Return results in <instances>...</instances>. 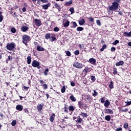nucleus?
<instances>
[{
    "label": "nucleus",
    "instance_id": "27",
    "mask_svg": "<svg viewBox=\"0 0 131 131\" xmlns=\"http://www.w3.org/2000/svg\"><path fill=\"white\" fill-rule=\"evenodd\" d=\"M27 64H31V56H28L27 57Z\"/></svg>",
    "mask_w": 131,
    "mask_h": 131
},
{
    "label": "nucleus",
    "instance_id": "4",
    "mask_svg": "<svg viewBox=\"0 0 131 131\" xmlns=\"http://www.w3.org/2000/svg\"><path fill=\"white\" fill-rule=\"evenodd\" d=\"M78 105L80 109H81V110L85 108H89V106L88 105V104L83 103V101L81 100L78 101Z\"/></svg>",
    "mask_w": 131,
    "mask_h": 131
},
{
    "label": "nucleus",
    "instance_id": "23",
    "mask_svg": "<svg viewBox=\"0 0 131 131\" xmlns=\"http://www.w3.org/2000/svg\"><path fill=\"white\" fill-rule=\"evenodd\" d=\"M71 24H72L73 26H71V28H76V27H77V24H76V22L72 21Z\"/></svg>",
    "mask_w": 131,
    "mask_h": 131
},
{
    "label": "nucleus",
    "instance_id": "2",
    "mask_svg": "<svg viewBox=\"0 0 131 131\" xmlns=\"http://www.w3.org/2000/svg\"><path fill=\"white\" fill-rule=\"evenodd\" d=\"M22 42L24 43L25 46H27V43L29 42L30 40H31L30 36H28V35H24L22 36Z\"/></svg>",
    "mask_w": 131,
    "mask_h": 131
},
{
    "label": "nucleus",
    "instance_id": "17",
    "mask_svg": "<svg viewBox=\"0 0 131 131\" xmlns=\"http://www.w3.org/2000/svg\"><path fill=\"white\" fill-rule=\"evenodd\" d=\"M16 109L18 111H22V110H23V105L20 104L17 105L16 106Z\"/></svg>",
    "mask_w": 131,
    "mask_h": 131
},
{
    "label": "nucleus",
    "instance_id": "29",
    "mask_svg": "<svg viewBox=\"0 0 131 131\" xmlns=\"http://www.w3.org/2000/svg\"><path fill=\"white\" fill-rule=\"evenodd\" d=\"M85 23V20L84 19L82 18L80 21H79V25H83Z\"/></svg>",
    "mask_w": 131,
    "mask_h": 131
},
{
    "label": "nucleus",
    "instance_id": "48",
    "mask_svg": "<svg viewBox=\"0 0 131 131\" xmlns=\"http://www.w3.org/2000/svg\"><path fill=\"white\" fill-rule=\"evenodd\" d=\"M64 112H66V113H68V105H65L64 106Z\"/></svg>",
    "mask_w": 131,
    "mask_h": 131
},
{
    "label": "nucleus",
    "instance_id": "18",
    "mask_svg": "<svg viewBox=\"0 0 131 131\" xmlns=\"http://www.w3.org/2000/svg\"><path fill=\"white\" fill-rule=\"evenodd\" d=\"M50 7H51V4L50 3L42 6V8L43 10H48Z\"/></svg>",
    "mask_w": 131,
    "mask_h": 131
},
{
    "label": "nucleus",
    "instance_id": "12",
    "mask_svg": "<svg viewBox=\"0 0 131 131\" xmlns=\"http://www.w3.org/2000/svg\"><path fill=\"white\" fill-rule=\"evenodd\" d=\"M54 6L56 9H57L58 12H61V6L59 4L56 3V2H54Z\"/></svg>",
    "mask_w": 131,
    "mask_h": 131
},
{
    "label": "nucleus",
    "instance_id": "44",
    "mask_svg": "<svg viewBox=\"0 0 131 131\" xmlns=\"http://www.w3.org/2000/svg\"><path fill=\"white\" fill-rule=\"evenodd\" d=\"M13 60V57H11V56H9L7 59H6V63H8L9 61H12Z\"/></svg>",
    "mask_w": 131,
    "mask_h": 131
},
{
    "label": "nucleus",
    "instance_id": "34",
    "mask_svg": "<svg viewBox=\"0 0 131 131\" xmlns=\"http://www.w3.org/2000/svg\"><path fill=\"white\" fill-rule=\"evenodd\" d=\"M50 40L51 42H53V41H55V40H57V38L54 36H51L50 37Z\"/></svg>",
    "mask_w": 131,
    "mask_h": 131
},
{
    "label": "nucleus",
    "instance_id": "19",
    "mask_svg": "<svg viewBox=\"0 0 131 131\" xmlns=\"http://www.w3.org/2000/svg\"><path fill=\"white\" fill-rule=\"evenodd\" d=\"M123 35L124 36H126L127 37H131V31L129 32H124Z\"/></svg>",
    "mask_w": 131,
    "mask_h": 131
},
{
    "label": "nucleus",
    "instance_id": "13",
    "mask_svg": "<svg viewBox=\"0 0 131 131\" xmlns=\"http://www.w3.org/2000/svg\"><path fill=\"white\" fill-rule=\"evenodd\" d=\"M104 106L105 107V108H108L109 106H110V101L108 99L105 101Z\"/></svg>",
    "mask_w": 131,
    "mask_h": 131
},
{
    "label": "nucleus",
    "instance_id": "46",
    "mask_svg": "<svg viewBox=\"0 0 131 131\" xmlns=\"http://www.w3.org/2000/svg\"><path fill=\"white\" fill-rule=\"evenodd\" d=\"M16 124H17V122L16 121V120H14L13 121H12V122H11V125L12 126H15Z\"/></svg>",
    "mask_w": 131,
    "mask_h": 131
},
{
    "label": "nucleus",
    "instance_id": "57",
    "mask_svg": "<svg viewBox=\"0 0 131 131\" xmlns=\"http://www.w3.org/2000/svg\"><path fill=\"white\" fill-rule=\"evenodd\" d=\"M4 20V16L3 15H0V22H3Z\"/></svg>",
    "mask_w": 131,
    "mask_h": 131
},
{
    "label": "nucleus",
    "instance_id": "6",
    "mask_svg": "<svg viewBox=\"0 0 131 131\" xmlns=\"http://www.w3.org/2000/svg\"><path fill=\"white\" fill-rule=\"evenodd\" d=\"M84 97L85 98V100L86 102V103H91L92 102V100H93V98L91 95H84Z\"/></svg>",
    "mask_w": 131,
    "mask_h": 131
},
{
    "label": "nucleus",
    "instance_id": "55",
    "mask_svg": "<svg viewBox=\"0 0 131 131\" xmlns=\"http://www.w3.org/2000/svg\"><path fill=\"white\" fill-rule=\"evenodd\" d=\"M120 110L121 111V112H127V111H128V108H125L124 110L121 108Z\"/></svg>",
    "mask_w": 131,
    "mask_h": 131
},
{
    "label": "nucleus",
    "instance_id": "3",
    "mask_svg": "<svg viewBox=\"0 0 131 131\" xmlns=\"http://www.w3.org/2000/svg\"><path fill=\"white\" fill-rule=\"evenodd\" d=\"M16 48V44L14 42L7 43L6 45V49L8 51H14Z\"/></svg>",
    "mask_w": 131,
    "mask_h": 131
},
{
    "label": "nucleus",
    "instance_id": "42",
    "mask_svg": "<svg viewBox=\"0 0 131 131\" xmlns=\"http://www.w3.org/2000/svg\"><path fill=\"white\" fill-rule=\"evenodd\" d=\"M94 93L92 94L93 97H97L98 96V92L96 90H93Z\"/></svg>",
    "mask_w": 131,
    "mask_h": 131
},
{
    "label": "nucleus",
    "instance_id": "50",
    "mask_svg": "<svg viewBox=\"0 0 131 131\" xmlns=\"http://www.w3.org/2000/svg\"><path fill=\"white\" fill-rule=\"evenodd\" d=\"M117 43H119V40H115L114 42H113V45L114 46H116V45H117Z\"/></svg>",
    "mask_w": 131,
    "mask_h": 131
},
{
    "label": "nucleus",
    "instance_id": "40",
    "mask_svg": "<svg viewBox=\"0 0 131 131\" xmlns=\"http://www.w3.org/2000/svg\"><path fill=\"white\" fill-rule=\"evenodd\" d=\"M105 97H102L100 98V102L101 104H104V102L105 101Z\"/></svg>",
    "mask_w": 131,
    "mask_h": 131
},
{
    "label": "nucleus",
    "instance_id": "36",
    "mask_svg": "<svg viewBox=\"0 0 131 131\" xmlns=\"http://www.w3.org/2000/svg\"><path fill=\"white\" fill-rule=\"evenodd\" d=\"M72 3H73L72 0H71L69 2H66L64 6H67L68 7L70 6V5H72Z\"/></svg>",
    "mask_w": 131,
    "mask_h": 131
},
{
    "label": "nucleus",
    "instance_id": "25",
    "mask_svg": "<svg viewBox=\"0 0 131 131\" xmlns=\"http://www.w3.org/2000/svg\"><path fill=\"white\" fill-rule=\"evenodd\" d=\"M51 33H46L45 36V39H50L51 38Z\"/></svg>",
    "mask_w": 131,
    "mask_h": 131
},
{
    "label": "nucleus",
    "instance_id": "52",
    "mask_svg": "<svg viewBox=\"0 0 131 131\" xmlns=\"http://www.w3.org/2000/svg\"><path fill=\"white\" fill-rule=\"evenodd\" d=\"M74 54L75 55V56H78V55H79V51L76 50L74 51Z\"/></svg>",
    "mask_w": 131,
    "mask_h": 131
},
{
    "label": "nucleus",
    "instance_id": "39",
    "mask_svg": "<svg viewBox=\"0 0 131 131\" xmlns=\"http://www.w3.org/2000/svg\"><path fill=\"white\" fill-rule=\"evenodd\" d=\"M86 18H87V19H88L89 20L90 22H94L95 21L94 18L92 16H90L89 17H86Z\"/></svg>",
    "mask_w": 131,
    "mask_h": 131
},
{
    "label": "nucleus",
    "instance_id": "43",
    "mask_svg": "<svg viewBox=\"0 0 131 131\" xmlns=\"http://www.w3.org/2000/svg\"><path fill=\"white\" fill-rule=\"evenodd\" d=\"M90 70V69L88 67L85 68V69L83 70V72H85V74L89 72V71Z\"/></svg>",
    "mask_w": 131,
    "mask_h": 131
},
{
    "label": "nucleus",
    "instance_id": "35",
    "mask_svg": "<svg viewBox=\"0 0 131 131\" xmlns=\"http://www.w3.org/2000/svg\"><path fill=\"white\" fill-rule=\"evenodd\" d=\"M65 54L68 56V57H71V52L69 51H64Z\"/></svg>",
    "mask_w": 131,
    "mask_h": 131
},
{
    "label": "nucleus",
    "instance_id": "30",
    "mask_svg": "<svg viewBox=\"0 0 131 131\" xmlns=\"http://www.w3.org/2000/svg\"><path fill=\"white\" fill-rule=\"evenodd\" d=\"M80 115L81 116H82L83 117V118H85L86 117H88V114L85 113H83V112H81V113L80 114Z\"/></svg>",
    "mask_w": 131,
    "mask_h": 131
},
{
    "label": "nucleus",
    "instance_id": "38",
    "mask_svg": "<svg viewBox=\"0 0 131 131\" xmlns=\"http://www.w3.org/2000/svg\"><path fill=\"white\" fill-rule=\"evenodd\" d=\"M106 48H107V45H106L105 44H104L100 49V52H103V51H104V50H105Z\"/></svg>",
    "mask_w": 131,
    "mask_h": 131
},
{
    "label": "nucleus",
    "instance_id": "60",
    "mask_svg": "<svg viewBox=\"0 0 131 131\" xmlns=\"http://www.w3.org/2000/svg\"><path fill=\"white\" fill-rule=\"evenodd\" d=\"M41 2L43 4H47V3H49V1L48 0H41Z\"/></svg>",
    "mask_w": 131,
    "mask_h": 131
},
{
    "label": "nucleus",
    "instance_id": "58",
    "mask_svg": "<svg viewBox=\"0 0 131 131\" xmlns=\"http://www.w3.org/2000/svg\"><path fill=\"white\" fill-rule=\"evenodd\" d=\"M70 82L71 86H75V82L71 81Z\"/></svg>",
    "mask_w": 131,
    "mask_h": 131
},
{
    "label": "nucleus",
    "instance_id": "53",
    "mask_svg": "<svg viewBox=\"0 0 131 131\" xmlns=\"http://www.w3.org/2000/svg\"><path fill=\"white\" fill-rule=\"evenodd\" d=\"M123 127L124 128H126V129L128 128V123H125L124 124Z\"/></svg>",
    "mask_w": 131,
    "mask_h": 131
},
{
    "label": "nucleus",
    "instance_id": "64",
    "mask_svg": "<svg viewBox=\"0 0 131 131\" xmlns=\"http://www.w3.org/2000/svg\"><path fill=\"white\" fill-rule=\"evenodd\" d=\"M121 130H122V128L121 127L117 128L116 130V131H121Z\"/></svg>",
    "mask_w": 131,
    "mask_h": 131
},
{
    "label": "nucleus",
    "instance_id": "10",
    "mask_svg": "<svg viewBox=\"0 0 131 131\" xmlns=\"http://www.w3.org/2000/svg\"><path fill=\"white\" fill-rule=\"evenodd\" d=\"M55 117H56V115L55 114H52L50 115L49 120L51 122H54L55 120Z\"/></svg>",
    "mask_w": 131,
    "mask_h": 131
},
{
    "label": "nucleus",
    "instance_id": "54",
    "mask_svg": "<svg viewBox=\"0 0 131 131\" xmlns=\"http://www.w3.org/2000/svg\"><path fill=\"white\" fill-rule=\"evenodd\" d=\"M96 23L98 25V26H101V21L100 19L96 20Z\"/></svg>",
    "mask_w": 131,
    "mask_h": 131
},
{
    "label": "nucleus",
    "instance_id": "31",
    "mask_svg": "<svg viewBox=\"0 0 131 131\" xmlns=\"http://www.w3.org/2000/svg\"><path fill=\"white\" fill-rule=\"evenodd\" d=\"M105 119L106 120V121H110V120H111V116L110 115L105 116Z\"/></svg>",
    "mask_w": 131,
    "mask_h": 131
},
{
    "label": "nucleus",
    "instance_id": "32",
    "mask_svg": "<svg viewBox=\"0 0 131 131\" xmlns=\"http://www.w3.org/2000/svg\"><path fill=\"white\" fill-rule=\"evenodd\" d=\"M66 92V87L65 86H62V88L61 89V92L62 94H64Z\"/></svg>",
    "mask_w": 131,
    "mask_h": 131
},
{
    "label": "nucleus",
    "instance_id": "28",
    "mask_svg": "<svg viewBox=\"0 0 131 131\" xmlns=\"http://www.w3.org/2000/svg\"><path fill=\"white\" fill-rule=\"evenodd\" d=\"M70 24V21L69 20H67V21L63 24V27H68L69 26V25Z\"/></svg>",
    "mask_w": 131,
    "mask_h": 131
},
{
    "label": "nucleus",
    "instance_id": "24",
    "mask_svg": "<svg viewBox=\"0 0 131 131\" xmlns=\"http://www.w3.org/2000/svg\"><path fill=\"white\" fill-rule=\"evenodd\" d=\"M124 64V62L123 61L121 60L118 62L116 63V66H121Z\"/></svg>",
    "mask_w": 131,
    "mask_h": 131
},
{
    "label": "nucleus",
    "instance_id": "26",
    "mask_svg": "<svg viewBox=\"0 0 131 131\" xmlns=\"http://www.w3.org/2000/svg\"><path fill=\"white\" fill-rule=\"evenodd\" d=\"M70 99L71 100L72 102H76V98L73 96V95H71L70 96Z\"/></svg>",
    "mask_w": 131,
    "mask_h": 131
},
{
    "label": "nucleus",
    "instance_id": "62",
    "mask_svg": "<svg viewBox=\"0 0 131 131\" xmlns=\"http://www.w3.org/2000/svg\"><path fill=\"white\" fill-rule=\"evenodd\" d=\"M23 88L24 89V90H25L26 91H28V90H29V87H27L26 86L24 85Z\"/></svg>",
    "mask_w": 131,
    "mask_h": 131
},
{
    "label": "nucleus",
    "instance_id": "61",
    "mask_svg": "<svg viewBox=\"0 0 131 131\" xmlns=\"http://www.w3.org/2000/svg\"><path fill=\"white\" fill-rule=\"evenodd\" d=\"M24 111L25 112V113H27V114H28V113H29V111H28V109H27V108L24 109Z\"/></svg>",
    "mask_w": 131,
    "mask_h": 131
},
{
    "label": "nucleus",
    "instance_id": "41",
    "mask_svg": "<svg viewBox=\"0 0 131 131\" xmlns=\"http://www.w3.org/2000/svg\"><path fill=\"white\" fill-rule=\"evenodd\" d=\"M118 72H117V69L116 68H113V74L114 75L117 74Z\"/></svg>",
    "mask_w": 131,
    "mask_h": 131
},
{
    "label": "nucleus",
    "instance_id": "11",
    "mask_svg": "<svg viewBox=\"0 0 131 131\" xmlns=\"http://www.w3.org/2000/svg\"><path fill=\"white\" fill-rule=\"evenodd\" d=\"M105 113L106 114H113V111H112V110L111 109H109V108H105Z\"/></svg>",
    "mask_w": 131,
    "mask_h": 131
},
{
    "label": "nucleus",
    "instance_id": "5",
    "mask_svg": "<svg viewBox=\"0 0 131 131\" xmlns=\"http://www.w3.org/2000/svg\"><path fill=\"white\" fill-rule=\"evenodd\" d=\"M40 63L37 60H34L32 62V66L34 68H37V69H40L41 67L40 66Z\"/></svg>",
    "mask_w": 131,
    "mask_h": 131
},
{
    "label": "nucleus",
    "instance_id": "45",
    "mask_svg": "<svg viewBox=\"0 0 131 131\" xmlns=\"http://www.w3.org/2000/svg\"><path fill=\"white\" fill-rule=\"evenodd\" d=\"M83 28L82 27H78L77 28V31H82L83 30Z\"/></svg>",
    "mask_w": 131,
    "mask_h": 131
},
{
    "label": "nucleus",
    "instance_id": "20",
    "mask_svg": "<svg viewBox=\"0 0 131 131\" xmlns=\"http://www.w3.org/2000/svg\"><path fill=\"white\" fill-rule=\"evenodd\" d=\"M89 62L91 63V64H92V65H95L96 64V60L94 58H91L89 59Z\"/></svg>",
    "mask_w": 131,
    "mask_h": 131
},
{
    "label": "nucleus",
    "instance_id": "37",
    "mask_svg": "<svg viewBox=\"0 0 131 131\" xmlns=\"http://www.w3.org/2000/svg\"><path fill=\"white\" fill-rule=\"evenodd\" d=\"M10 31L12 33H16V31H17V30H16V28L12 27L11 28Z\"/></svg>",
    "mask_w": 131,
    "mask_h": 131
},
{
    "label": "nucleus",
    "instance_id": "59",
    "mask_svg": "<svg viewBox=\"0 0 131 131\" xmlns=\"http://www.w3.org/2000/svg\"><path fill=\"white\" fill-rule=\"evenodd\" d=\"M111 51L112 52H114V51H116V48H115V47H113L111 48Z\"/></svg>",
    "mask_w": 131,
    "mask_h": 131
},
{
    "label": "nucleus",
    "instance_id": "9",
    "mask_svg": "<svg viewBox=\"0 0 131 131\" xmlns=\"http://www.w3.org/2000/svg\"><path fill=\"white\" fill-rule=\"evenodd\" d=\"M29 29V28L27 26H23L20 29L23 32H26V31H28Z\"/></svg>",
    "mask_w": 131,
    "mask_h": 131
},
{
    "label": "nucleus",
    "instance_id": "47",
    "mask_svg": "<svg viewBox=\"0 0 131 131\" xmlns=\"http://www.w3.org/2000/svg\"><path fill=\"white\" fill-rule=\"evenodd\" d=\"M91 80L93 82H95L96 81V77L95 76H91Z\"/></svg>",
    "mask_w": 131,
    "mask_h": 131
},
{
    "label": "nucleus",
    "instance_id": "33",
    "mask_svg": "<svg viewBox=\"0 0 131 131\" xmlns=\"http://www.w3.org/2000/svg\"><path fill=\"white\" fill-rule=\"evenodd\" d=\"M49 69H48V68L45 69V71L43 72L44 75L47 76V75H48V73L49 72Z\"/></svg>",
    "mask_w": 131,
    "mask_h": 131
},
{
    "label": "nucleus",
    "instance_id": "8",
    "mask_svg": "<svg viewBox=\"0 0 131 131\" xmlns=\"http://www.w3.org/2000/svg\"><path fill=\"white\" fill-rule=\"evenodd\" d=\"M34 22L35 23V25L36 26H37L38 27H39V26H41V21H40V20L37 19V18H35L34 19Z\"/></svg>",
    "mask_w": 131,
    "mask_h": 131
},
{
    "label": "nucleus",
    "instance_id": "7",
    "mask_svg": "<svg viewBox=\"0 0 131 131\" xmlns=\"http://www.w3.org/2000/svg\"><path fill=\"white\" fill-rule=\"evenodd\" d=\"M73 66L75 67V68H78V69H81V68L83 67L82 64L78 62V61L74 62Z\"/></svg>",
    "mask_w": 131,
    "mask_h": 131
},
{
    "label": "nucleus",
    "instance_id": "63",
    "mask_svg": "<svg viewBox=\"0 0 131 131\" xmlns=\"http://www.w3.org/2000/svg\"><path fill=\"white\" fill-rule=\"evenodd\" d=\"M118 14L120 15V16H122L123 15V13H122V11L119 10L118 11Z\"/></svg>",
    "mask_w": 131,
    "mask_h": 131
},
{
    "label": "nucleus",
    "instance_id": "16",
    "mask_svg": "<svg viewBox=\"0 0 131 131\" xmlns=\"http://www.w3.org/2000/svg\"><path fill=\"white\" fill-rule=\"evenodd\" d=\"M42 108H43V103L38 104L37 106V109H38V111H41V110H42Z\"/></svg>",
    "mask_w": 131,
    "mask_h": 131
},
{
    "label": "nucleus",
    "instance_id": "22",
    "mask_svg": "<svg viewBox=\"0 0 131 131\" xmlns=\"http://www.w3.org/2000/svg\"><path fill=\"white\" fill-rule=\"evenodd\" d=\"M36 49L38 52H43L45 51V48L41 47V46H37Z\"/></svg>",
    "mask_w": 131,
    "mask_h": 131
},
{
    "label": "nucleus",
    "instance_id": "56",
    "mask_svg": "<svg viewBox=\"0 0 131 131\" xmlns=\"http://www.w3.org/2000/svg\"><path fill=\"white\" fill-rule=\"evenodd\" d=\"M42 86L43 87L44 90H47V89H48V85L47 84H43Z\"/></svg>",
    "mask_w": 131,
    "mask_h": 131
},
{
    "label": "nucleus",
    "instance_id": "21",
    "mask_svg": "<svg viewBox=\"0 0 131 131\" xmlns=\"http://www.w3.org/2000/svg\"><path fill=\"white\" fill-rule=\"evenodd\" d=\"M108 87L111 89V90H112V89L114 88V82H113V81L111 80L110 82Z\"/></svg>",
    "mask_w": 131,
    "mask_h": 131
},
{
    "label": "nucleus",
    "instance_id": "1",
    "mask_svg": "<svg viewBox=\"0 0 131 131\" xmlns=\"http://www.w3.org/2000/svg\"><path fill=\"white\" fill-rule=\"evenodd\" d=\"M119 7V3L114 2H113L111 6H108V9L110 11H112V12H114L118 10V7Z\"/></svg>",
    "mask_w": 131,
    "mask_h": 131
},
{
    "label": "nucleus",
    "instance_id": "49",
    "mask_svg": "<svg viewBox=\"0 0 131 131\" xmlns=\"http://www.w3.org/2000/svg\"><path fill=\"white\" fill-rule=\"evenodd\" d=\"M70 12H71V14H74V8L73 7H71L69 9Z\"/></svg>",
    "mask_w": 131,
    "mask_h": 131
},
{
    "label": "nucleus",
    "instance_id": "15",
    "mask_svg": "<svg viewBox=\"0 0 131 131\" xmlns=\"http://www.w3.org/2000/svg\"><path fill=\"white\" fill-rule=\"evenodd\" d=\"M77 119V120H76V122H77L78 123H82V122H83V120L80 118V116H78Z\"/></svg>",
    "mask_w": 131,
    "mask_h": 131
},
{
    "label": "nucleus",
    "instance_id": "14",
    "mask_svg": "<svg viewBox=\"0 0 131 131\" xmlns=\"http://www.w3.org/2000/svg\"><path fill=\"white\" fill-rule=\"evenodd\" d=\"M76 107H75V106L74 105H70L69 106V110L70 111V112H74V110H75Z\"/></svg>",
    "mask_w": 131,
    "mask_h": 131
},
{
    "label": "nucleus",
    "instance_id": "51",
    "mask_svg": "<svg viewBox=\"0 0 131 131\" xmlns=\"http://www.w3.org/2000/svg\"><path fill=\"white\" fill-rule=\"evenodd\" d=\"M59 30H60V29L56 27L53 29V31H54L55 32H58V31H59Z\"/></svg>",
    "mask_w": 131,
    "mask_h": 131
}]
</instances>
